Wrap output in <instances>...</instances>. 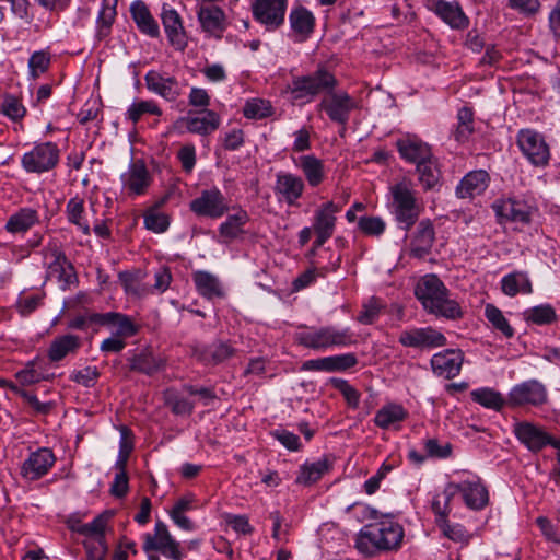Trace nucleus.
<instances>
[{"label":"nucleus","instance_id":"1a4fd4ad","mask_svg":"<svg viewBox=\"0 0 560 560\" xmlns=\"http://www.w3.org/2000/svg\"><path fill=\"white\" fill-rule=\"evenodd\" d=\"M341 207L334 201H326L314 211L313 230L316 238L313 243L312 253L322 247L335 233L337 217Z\"/></svg>","mask_w":560,"mask_h":560},{"label":"nucleus","instance_id":"de8ad7c7","mask_svg":"<svg viewBox=\"0 0 560 560\" xmlns=\"http://www.w3.org/2000/svg\"><path fill=\"white\" fill-rule=\"evenodd\" d=\"M161 203L148 208L143 213L144 228L153 233H164L170 226V218L160 210Z\"/></svg>","mask_w":560,"mask_h":560},{"label":"nucleus","instance_id":"f03ea898","mask_svg":"<svg viewBox=\"0 0 560 560\" xmlns=\"http://www.w3.org/2000/svg\"><path fill=\"white\" fill-rule=\"evenodd\" d=\"M360 508L363 518L370 522L357 534L355 548L358 551L366 557H375L380 553L399 550L405 537L402 525L390 514H382L369 505H360Z\"/></svg>","mask_w":560,"mask_h":560},{"label":"nucleus","instance_id":"4d7b16f0","mask_svg":"<svg viewBox=\"0 0 560 560\" xmlns=\"http://www.w3.org/2000/svg\"><path fill=\"white\" fill-rule=\"evenodd\" d=\"M458 125L455 130V139L458 142L466 141L474 131V114L468 107H462L457 113Z\"/></svg>","mask_w":560,"mask_h":560},{"label":"nucleus","instance_id":"412c9836","mask_svg":"<svg viewBox=\"0 0 560 560\" xmlns=\"http://www.w3.org/2000/svg\"><path fill=\"white\" fill-rule=\"evenodd\" d=\"M493 209L498 217L506 221L528 224L532 219L533 208L522 199L508 198L498 200L493 205Z\"/></svg>","mask_w":560,"mask_h":560},{"label":"nucleus","instance_id":"8fccbe9b","mask_svg":"<svg viewBox=\"0 0 560 560\" xmlns=\"http://www.w3.org/2000/svg\"><path fill=\"white\" fill-rule=\"evenodd\" d=\"M116 5L117 0H103L102 2V8L96 21L97 37L100 39L106 37L110 32V27L117 14Z\"/></svg>","mask_w":560,"mask_h":560},{"label":"nucleus","instance_id":"338daca9","mask_svg":"<svg viewBox=\"0 0 560 560\" xmlns=\"http://www.w3.org/2000/svg\"><path fill=\"white\" fill-rule=\"evenodd\" d=\"M15 377L23 385H31L44 380L43 373L37 369L36 361H30L25 368L15 374Z\"/></svg>","mask_w":560,"mask_h":560},{"label":"nucleus","instance_id":"a19ab883","mask_svg":"<svg viewBox=\"0 0 560 560\" xmlns=\"http://www.w3.org/2000/svg\"><path fill=\"white\" fill-rule=\"evenodd\" d=\"M81 347V340L75 335H63L55 338L48 348V359L59 362L69 354H74Z\"/></svg>","mask_w":560,"mask_h":560},{"label":"nucleus","instance_id":"bb28decb","mask_svg":"<svg viewBox=\"0 0 560 560\" xmlns=\"http://www.w3.org/2000/svg\"><path fill=\"white\" fill-rule=\"evenodd\" d=\"M289 23L295 42H304L314 32L315 16L305 7L296 5L289 13Z\"/></svg>","mask_w":560,"mask_h":560},{"label":"nucleus","instance_id":"2f4dec72","mask_svg":"<svg viewBox=\"0 0 560 560\" xmlns=\"http://www.w3.org/2000/svg\"><path fill=\"white\" fill-rule=\"evenodd\" d=\"M10 3L11 13L25 22L26 24L32 25L33 31L35 33H40L52 27V23L50 19L45 16H39L36 21L34 15L30 12L32 4L30 0H7Z\"/></svg>","mask_w":560,"mask_h":560},{"label":"nucleus","instance_id":"ea45409f","mask_svg":"<svg viewBox=\"0 0 560 560\" xmlns=\"http://www.w3.org/2000/svg\"><path fill=\"white\" fill-rule=\"evenodd\" d=\"M501 290L508 296H515L517 294H530L533 285L527 272L516 270L501 279Z\"/></svg>","mask_w":560,"mask_h":560},{"label":"nucleus","instance_id":"423d86ee","mask_svg":"<svg viewBox=\"0 0 560 560\" xmlns=\"http://www.w3.org/2000/svg\"><path fill=\"white\" fill-rule=\"evenodd\" d=\"M516 143L532 165L536 167L548 165L550 148L541 133L529 128L521 129L516 135Z\"/></svg>","mask_w":560,"mask_h":560},{"label":"nucleus","instance_id":"f8f14e48","mask_svg":"<svg viewBox=\"0 0 560 560\" xmlns=\"http://www.w3.org/2000/svg\"><path fill=\"white\" fill-rule=\"evenodd\" d=\"M548 393L544 384L529 380L515 385L508 396V404L513 407H538L547 402Z\"/></svg>","mask_w":560,"mask_h":560},{"label":"nucleus","instance_id":"e2e57ef3","mask_svg":"<svg viewBox=\"0 0 560 560\" xmlns=\"http://www.w3.org/2000/svg\"><path fill=\"white\" fill-rule=\"evenodd\" d=\"M330 382L334 387L342 394L349 407L353 409L358 408L360 393L352 385L342 378H331Z\"/></svg>","mask_w":560,"mask_h":560},{"label":"nucleus","instance_id":"6ab92c4d","mask_svg":"<svg viewBox=\"0 0 560 560\" xmlns=\"http://www.w3.org/2000/svg\"><path fill=\"white\" fill-rule=\"evenodd\" d=\"M145 86L168 102H175L183 92L182 85L175 77L150 70L144 75Z\"/></svg>","mask_w":560,"mask_h":560},{"label":"nucleus","instance_id":"7c9ffc66","mask_svg":"<svg viewBox=\"0 0 560 560\" xmlns=\"http://www.w3.org/2000/svg\"><path fill=\"white\" fill-rule=\"evenodd\" d=\"M490 182L489 174L483 170L472 171L466 174L456 187L459 198H474L481 195Z\"/></svg>","mask_w":560,"mask_h":560},{"label":"nucleus","instance_id":"f3484780","mask_svg":"<svg viewBox=\"0 0 560 560\" xmlns=\"http://www.w3.org/2000/svg\"><path fill=\"white\" fill-rule=\"evenodd\" d=\"M513 432L530 452H539L553 440L541 427L527 421L514 423Z\"/></svg>","mask_w":560,"mask_h":560},{"label":"nucleus","instance_id":"7ed1b4c3","mask_svg":"<svg viewBox=\"0 0 560 560\" xmlns=\"http://www.w3.org/2000/svg\"><path fill=\"white\" fill-rule=\"evenodd\" d=\"M389 195L390 213L398 226L408 232L423 211V206L417 198L411 180L404 178L390 185Z\"/></svg>","mask_w":560,"mask_h":560},{"label":"nucleus","instance_id":"69168bd1","mask_svg":"<svg viewBox=\"0 0 560 560\" xmlns=\"http://www.w3.org/2000/svg\"><path fill=\"white\" fill-rule=\"evenodd\" d=\"M50 65V57L47 52L39 50L35 51L28 59L30 74L33 78L47 71Z\"/></svg>","mask_w":560,"mask_h":560},{"label":"nucleus","instance_id":"5701e85b","mask_svg":"<svg viewBox=\"0 0 560 560\" xmlns=\"http://www.w3.org/2000/svg\"><path fill=\"white\" fill-rule=\"evenodd\" d=\"M396 148L401 159L416 166L433 155L431 147L417 136L407 135L398 139Z\"/></svg>","mask_w":560,"mask_h":560},{"label":"nucleus","instance_id":"dca6fc26","mask_svg":"<svg viewBox=\"0 0 560 560\" xmlns=\"http://www.w3.org/2000/svg\"><path fill=\"white\" fill-rule=\"evenodd\" d=\"M273 190L288 206H296L298 200L304 194L305 182L301 176L293 173L279 172L276 175Z\"/></svg>","mask_w":560,"mask_h":560},{"label":"nucleus","instance_id":"13d9d810","mask_svg":"<svg viewBox=\"0 0 560 560\" xmlns=\"http://www.w3.org/2000/svg\"><path fill=\"white\" fill-rule=\"evenodd\" d=\"M272 114L270 102L261 98L248 100L243 107V115L249 119H262Z\"/></svg>","mask_w":560,"mask_h":560},{"label":"nucleus","instance_id":"bf43d9fd","mask_svg":"<svg viewBox=\"0 0 560 560\" xmlns=\"http://www.w3.org/2000/svg\"><path fill=\"white\" fill-rule=\"evenodd\" d=\"M359 230L366 236H381L386 229V223L381 217L363 215L358 220Z\"/></svg>","mask_w":560,"mask_h":560},{"label":"nucleus","instance_id":"37998d69","mask_svg":"<svg viewBox=\"0 0 560 560\" xmlns=\"http://www.w3.org/2000/svg\"><path fill=\"white\" fill-rule=\"evenodd\" d=\"M418 180L422 185L423 190H434L440 186L441 173L438 166V161L434 155L427 159L416 166Z\"/></svg>","mask_w":560,"mask_h":560},{"label":"nucleus","instance_id":"a18cd8bd","mask_svg":"<svg viewBox=\"0 0 560 560\" xmlns=\"http://www.w3.org/2000/svg\"><path fill=\"white\" fill-rule=\"evenodd\" d=\"M407 411L401 405L388 404L383 406L374 417V423L381 429H388L392 425L404 421Z\"/></svg>","mask_w":560,"mask_h":560},{"label":"nucleus","instance_id":"f704fd0d","mask_svg":"<svg viewBox=\"0 0 560 560\" xmlns=\"http://www.w3.org/2000/svg\"><path fill=\"white\" fill-rule=\"evenodd\" d=\"M425 312L438 318H445L447 320H459L464 317L462 305L458 301L450 298L448 289L439 298L438 302L432 303Z\"/></svg>","mask_w":560,"mask_h":560},{"label":"nucleus","instance_id":"e433bc0d","mask_svg":"<svg viewBox=\"0 0 560 560\" xmlns=\"http://www.w3.org/2000/svg\"><path fill=\"white\" fill-rule=\"evenodd\" d=\"M185 124L189 132L208 136L220 127L221 118L215 112L206 109L199 116L186 117Z\"/></svg>","mask_w":560,"mask_h":560},{"label":"nucleus","instance_id":"5fc2aeb1","mask_svg":"<svg viewBox=\"0 0 560 560\" xmlns=\"http://www.w3.org/2000/svg\"><path fill=\"white\" fill-rule=\"evenodd\" d=\"M145 114L161 116L162 109L155 101L149 100L133 102L126 112L127 118L133 124L138 122Z\"/></svg>","mask_w":560,"mask_h":560},{"label":"nucleus","instance_id":"4be33fe9","mask_svg":"<svg viewBox=\"0 0 560 560\" xmlns=\"http://www.w3.org/2000/svg\"><path fill=\"white\" fill-rule=\"evenodd\" d=\"M334 463L335 458L331 455H324L315 462H305L299 468L295 483L303 487L316 483L332 470Z\"/></svg>","mask_w":560,"mask_h":560},{"label":"nucleus","instance_id":"f257e3e1","mask_svg":"<svg viewBox=\"0 0 560 560\" xmlns=\"http://www.w3.org/2000/svg\"><path fill=\"white\" fill-rule=\"evenodd\" d=\"M337 85L335 74L325 66H318L312 73L294 77L288 84L287 92L296 104L311 103L316 96L325 94L317 104V109L324 110L330 120L346 125L355 103L347 92H335Z\"/></svg>","mask_w":560,"mask_h":560},{"label":"nucleus","instance_id":"49530a36","mask_svg":"<svg viewBox=\"0 0 560 560\" xmlns=\"http://www.w3.org/2000/svg\"><path fill=\"white\" fill-rule=\"evenodd\" d=\"M165 366V361L161 357H155L149 352H142L135 355L130 362V369L147 375H152Z\"/></svg>","mask_w":560,"mask_h":560},{"label":"nucleus","instance_id":"c03bdc74","mask_svg":"<svg viewBox=\"0 0 560 560\" xmlns=\"http://www.w3.org/2000/svg\"><path fill=\"white\" fill-rule=\"evenodd\" d=\"M66 217L69 223L75 225L84 235L91 234L90 224L85 218L84 200L73 197L66 205Z\"/></svg>","mask_w":560,"mask_h":560},{"label":"nucleus","instance_id":"79ce46f5","mask_svg":"<svg viewBox=\"0 0 560 560\" xmlns=\"http://www.w3.org/2000/svg\"><path fill=\"white\" fill-rule=\"evenodd\" d=\"M192 280L200 295L207 299L223 298L224 290L217 276L198 270L192 273Z\"/></svg>","mask_w":560,"mask_h":560},{"label":"nucleus","instance_id":"680f3d73","mask_svg":"<svg viewBox=\"0 0 560 560\" xmlns=\"http://www.w3.org/2000/svg\"><path fill=\"white\" fill-rule=\"evenodd\" d=\"M116 466L119 472L116 474L110 487V492L114 497L122 498L128 492V476L126 472V459H118Z\"/></svg>","mask_w":560,"mask_h":560},{"label":"nucleus","instance_id":"20e7f679","mask_svg":"<svg viewBox=\"0 0 560 560\" xmlns=\"http://www.w3.org/2000/svg\"><path fill=\"white\" fill-rule=\"evenodd\" d=\"M295 341L300 346L313 350L349 347L357 342L350 328H338L336 326H322L299 331L295 334Z\"/></svg>","mask_w":560,"mask_h":560},{"label":"nucleus","instance_id":"864d4df0","mask_svg":"<svg viewBox=\"0 0 560 560\" xmlns=\"http://www.w3.org/2000/svg\"><path fill=\"white\" fill-rule=\"evenodd\" d=\"M110 516V512L102 513L98 516H96L91 523L83 524L78 528V532L80 534L96 537V545L93 548H100V540L105 542L103 534Z\"/></svg>","mask_w":560,"mask_h":560},{"label":"nucleus","instance_id":"aec40b11","mask_svg":"<svg viewBox=\"0 0 560 560\" xmlns=\"http://www.w3.org/2000/svg\"><path fill=\"white\" fill-rule=\"evenodd\" d=\"M56 457L51 450L42 447L30 454L23 463L21 474L27 480H37L45 476L54 466Z\"/></svg>","mask_w":560,"mask_h":560},{"label":"nucleus","instance_id":"603ef678","mask_svg":"<svg viewBox=\"0 0 560 560\" xmlns=\"http://www.w3.org/2000/svg\"><path fill=\"white\" fill-rule=\"evenodd\" d=\"M485 316L492 327L500 331L505 338H512L514 336L513 327L510 325L502 311L495 305L487 304L485 307Z\"/></svg>","mask_w":560,"mask_h":560},{"label":"nucleus","instance_id":"052dcab7","mask_svg":"<svg viewBox=\"0 0 560 560\" xmlns=\"http://www.w3.org/2000/svg\"><path fill=\"white\" fill-rule=\"evenodd\" d=\"M438 526L445 537L455 542L467 545L470 540L471 535L460 524H451L448 520H445Z\"/></svg>","mask_w":560,"mask_h":560},{"label":"nucleus","instance_id":"393cba45","mask_svg":"<svg viewBox=\"0 0 560 560\" xmlns=\"http://www.w3.org/2000/svg\"><path fill=\"white\" fill-rule=\"evenodd\" d=\"M447 290L442 280L433 273L421 277L415 287V295L427 311Z\"/></svg>","mask_w":560,"mask_h":560},{"label":"nucleus","instance_id":"09e8293b","mask_svg":"<svg viewBox=\"0 0 560 560\" xmlns=\"http://www.w3.org/2000/svg\"><path fill=\"white\" fill-rule=\"evenodd\" d=\"M523 318L534 325H550L557 320V313L550 304H540L523 312Z\"/></svg>","mask_w":560,"mask_h":560},{"label":"nucleus","instance_id":"a878e982","mask_svg":"<svg viewBox=\"0 0 560 560\" xmlns=\"http://www.w3.org/2000/svg\"><path fill=\"white\" fill-rule=\"evenodd\" d=\"M292 162L304 175L308 186L318 187L326 179V167L324 161L314 154L292 158Z\"/></svg>","mask_w":560,"mask_h":560},{"label":"nucleus","instance_id":"9b49d317","mask_svg":"<svg viewBox=\"0 0 560 560\" xmlns=\"http://www.w3.org/2000/svg\"><path fill=\"white\" fill-rule=\"evenodd\" d=\"M398 341L404 347L424 350L444 347L447 339L441 331L428 326L402 330Z\"/></svg>","mask_w":560,"mask_h":560},{"label":"nucleus","instance_id":"774afa93","mask_svg":"<svg viewBox=\"0 0 560 560\" xmlns=\"http://www.w3.org/2000/svg\"><path fill=\"white\" fill-rule=\"evenodd\" d=\"M100 377V372L96 366H86L83 370L74 371L70 375V380L83 385L84 387H93Z\"/></svg>","mask_w":560,"mask_h":560},{"label":"nucleus","instance_id":"6e6d98bb","mask_svg":"<svg viewBox=\"0 0 560 560\" xmlns=\"http://www.w3.org/2000/svg\"><path fill=\"white\" fill-rule=\"evenodd\" d=\"M164 399L165 405L177 416L190 415L194 410V404L174 389L165 390Z\"/></svg>","mask_w":560,"mask_h":560},{"label":"nucleus","instance_id":"72a5a7b5","mask_svg":"<svg viewBox=\"0 0 560 560\" xmlns=\"http://www.w3.org/2000/svg\"><path fill=\"white\" fill-rule=\"evenodd\" d=\"M235 350L226 342H213L209 346H203L194 349V357L201 363L219 364L234 354Z\"/></svg>","mask_w":560,"mask_h":560},{"label":"nucleus","instance_id":"2eb2a0df","mask_svg":"<svg viewBox=\"0 0 560 560\" xmlns=\"http://www.w3.org/2000/svg\"><path fill=\"white\" fill-rule=\"evenodd\" d=\"M162 24L170 44L183 51L187 45V33L179 13L167 4H163L161 12Z\"/></svg>","mask_w":560,"mask_h":560},{"label":"nucleus","instance_id":"c756f323","mask_svg":"<svg viewBox=\"0 0 560 560\" xmlns=\"http://www.w3.org/2000/svg\"><path fill=\"white\" fill-rule=\"evenodd\" d=\"M434 235L432 222L429 219L421 220L417 225L410 244L411 256L416 258L425 257L433 246Z\"/></svg>","mask_w":560,"mask_h":560},{"label":"nucleus","instance_id":"6e6552de","mask_svg":"<svg viewBox=\"0 0 560 560\" xmlns=\"http://www.w3.org/2000/svg\"><path fill=\"white\" fill-rule=\"evenodd\" d=\"M142 548L144 552L158 551L172 560H183L185 556L180 544L171 535L167 526L162 521L155 523L153 534L143 536Z\"/></svg>","mask_w":560,"mask_h":560},{"label":"nucleus","instance_id":"b1692460","mask_svg":"<svg viewBox=\"0 0 560 560\" xmlns=\"http://www.w3.org/2000/svg\"><path fill=\"white\" fill-rule=\"evenodd\" d=\"M463 361L460 350L447 349L432 357L431 366L435 375L451 380L459 374Z\"/></svg>","mask_w":560,"mask_h":560},{"label":"nucleus","instance_id":"c9c22d12","mask_svg":"<svg viewBox=\"0 0 560 560\" xmlns=\"http://www.w3.org/2000/svg\"><path fill=\"white\" fill-rule=\"evenodd\" d=\"M249 221L248 213L238 209L235 213L226 217L225 221L219 226V235L222 242L230 243L245 233V225Z\"/></svg>","mask_w":560,"mask_h":560},{"label":"nucleus","instance_id":"0eeeda50","mask_svg":"<svg viewBox=\"0 0 560 560\" xmlns=\"http://www.w3.org/2000/svg\"><path fill=\"white\" fill-rule=\"evenodd\" d=\"M60 151L55 142H42L22 155L21 164L27 173H45L55 168L59 162Z\"/></svg>","mask_w":560,"mask_h":560},{"label":"nucleus","instance_id":"4468645a","mask_svg":"<svg viewBox=\"0 0 560 560\" xmlns=\"http://www.w3.org/2000/svg\"><path fill=\"white\" fill-rule=\"evenodd\" d=\"M285 10L287 0H256L253 4L254 18L268 30H276L283 24Z\"/></svg>","mask_w":560,"mask_h":560},{"label":"nucleus","instance_id":"3c124183","mask_svg":"<svg viewBox=\"0 0 560 560\" xmlns=\"http://www.w3.org/2000/svg\"><path fill=\"white\" fill-rule=\"evenodd\" d=\"M471 399L482 407L500 410L504 406L503 396L493 388L482 387L470 393Z\"/></svg>","mask_w":560,"mask_h":560},{"label":"nucleus","instance_id":"473e14b6","mask_svg":"<svg viewBox=\"0 0 560 560\" xmlns=\"http://www.w3.org/2000/svg\"><path fill=\"white\" fill-rule=\"evenodd\" d=\"M131 18L139 31L150 37L160 35V27L148 5L142 0H137L130 5Z\"/></svg>","mask_w":560,"mask_h":560},{"label":"nucleus","instance_id":"c85d7f7f","mask_svg":"<svg viewBox=\"0 0 560 560\" xmlns=\"http://www.w3.org/2000/svg\"><path fill=\"white\" fill-rule=\"evenodd\" d=\"M430 8L452 28L463 30L469 24L468 18L456 2L433 0Z\"/></svg>","mask_w":560,"mask_h":560},{"label":"nucleus","instance_id":"0e129e2a","mask_svg":"<svg viewBox=\"0 0 560 560\" xmlns=\"http://www.w3.org/2000/svg\"><path fill=\"white\" fill-rule=\"evenodd\" d=\"M329 373L343 372L358 364V358L354 353H342L328 357Z\"/></svg>","mask_w":560,"mask_h":560},{"label":"nucleus","instance_id":"a211bd4d","mask_svg":"<svg viewBox=\"0 0 560 560\" xmlns=\"http://www.w3.org/2000/svg\"><path fill=\"white\" fill-rule=\"evenodd\" d=\"M197 18L202 31L215 38H221L229 25L225 12L213 3L200 4Z\"/></svg>","mask_w":560,"mask_h":560},{"label":"nucleus","instance_id":"39448f33","mask_svg":"<svg viewBox=\"0 0 560 560\" xmlns=\"http://www.w3.org/2000/svg\"><path fill=\"white\" fill-rule=\"evenodd\" d=\"M456 494H460L467 508L480 511L489 503V492L478 476L448 482L443 491V495L451 501Z\"/></svg>","mask_w":560,"mask_h":560},{"label":"nucleus","instance_id":"58836bf2","mask_svg":"<svg viewBox=\"0 0 560 560\" xmlns=\"http://www.w3.org/2000/svg\"><path fill=\"white\" fill-rule=\"evenodd\" d=\"M90 319L92 322H96V324H102V325L112 324V325L117 326V331L115 335L122 337V338L135 336L138 330L136 325L131 322V319L128 316L119 314V313H114V312H109V313H105V314L94 313V314H91Z\"/></svg>","mask_w":560,"mask_h":560},{"label":"nucleus","instance_id":"cd10ccee","mask_svg":"<svg viewBox=\"0 0 560 560\" xmlns=\"http://www.w3.org/2000/svg\"><path fill=\"white\" fill-rule=\"evenodd\" d=\"M39 223L38 210L31 207H22L8 218L4 229L10 234L23 235Z\"/></svg>","mask_w":560,"mask_h":560},{"label":"nucleus","instance_id":"4c0bfd02","mask_svg":"<svg viewBox=\"0 0 560 560\" xmlns=\"http://www.w3.org/2000/svg\"><path fill=\"white\" fill-rule=\"evenodd\" d=\"M54 260L49 264V276H57L61 288L65 290L77 283L78 278L72 264L67 259L66 255L59 250H55Z\"/></svg>","mask_w":560,"mask_h":560},{"label":"nucleus","instance_id":"9d476101","mask_svg":"<svg viewBox=\"0 0 560 560\" xmlns=\"http://www.w3.org/2000/svg\"><path fill=\"white\" fill-rule=\"evenodd\" d=\"M189 208L198 217L210 219H219L229 210L226 199L218 187L202 190L190 201Z\"/></svg>","mask_w":560,"mask_h":560},{"label":"nucleus","instance_id":"ddd939ff","mask_svg":"<svg viewBox=\"0 0 560 560\" xmlns=\"http://www.w3.org/2000/svg\"><path fill=\"white\" fill-rule=\"evenodd\" d=\"M122 190L130 197L144 195L152 183V177L143 161L131 162L120 176Z\"/></svg>","mask_w":560,"mask_h":560}]
</instances>
